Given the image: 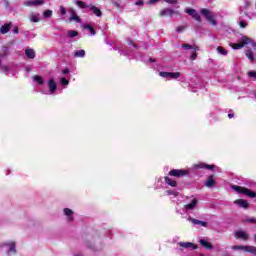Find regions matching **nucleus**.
Returning <instances> with one entry per match:
<instances>
[{"mask_svg": "<svg viewBox=\"0 0 256 256\" xmlns=\"http://www.w3.org/2000/svg\"><path fill=\"white\" fill-rule=\"evenodd\" d=\"M84 29H87V31H90V35H95V29H93V27H91V25L85 24Z\"/></svg>", "mask_w": 256, "mask_h": 256, "instance_id": "32", "label": "nucleus"}, {"mask_svg": "<svg viewBox=\"0 0 256 256\" xmlns=\"http://www.w3.org/2000/svg\"><path fill=\"white\" fill-rule=\"evenodd\" d=\"M61 84L62 85H69V80H66L65 78L61 79Z\"/></svg>", "mask_w": 256, "mask_h": 256, "instance_id": "42", "label": "nucleus"}, {"mask_svg": "<svg viewBox=\"0 0 256 256\" xmlns=\"http://www.w3.org/2000/svg\"><path fill=\"white\" fill-rule=\"evenodd\" d=\"M229 45L232 47V49H243L245 45H251L253 49L256 50V42H253L251 38L247 36H242L238 43H230Z\"/></svg>", "mask_w": 256, "mask_h": 256, "instance_id": "1", "label": "nucleus"}, {"mask_svg": "<svg viewBox=\"0 0 256 256\" xmlns=\"http://www.w3.org/2000/svg\"><path fill=\"white\" fill-rule=\"evenodd\" d=\"M187 220L190 221V223H192L193 225H201V227H207V222L197 220L191 216H189Z\"/></svg>", "mask_w": 256, "mask_h": 256, "instance_id": "15", "label": "nucleus"}, {"mask_svg": "<svg viewBox=\"0 0 256 256\" xmlns=\"http://www.w3.org/2000/svg\"><path fill=\"white\" fill-rule=\"evenodd\" d=\"M33 81L38 83V85H43L45 83V81H43V77L39 75L34 76Z\"/></svg>", "mask_w": 256, "mask_h": 256, "instance_id": "28", "label": "nucleus"}, {"mask_svg": "<svg viewBox=\"0 0 256 256\" xmlns=\"http://www.w3.org/2000/svg\"><path fill=\"white\" fill-rule=\"evenodd\" d=\"M233 251H245L246 253H256L255 246H243V245H235L232 246Z\"/></svg>", "mask_w": 256, "mask_h": 256, "instance_id": "6", "label": "nucleus"}, {"mask_svg": "<svg viewBox=\"0 0 256 256\" xmlns=\"http://www.w3.org/2000/svg\"><path fill=\"white\" fill-rule=\"evenodd\" d=\"M25 55L28 59H35V50L33 48L26 47Z\"/></svg>", "mask_w": 256, "mask_h": 256, "instance_id": "20", "label": "nucleus"}, {"mask_svg": "<svg viewBox=\"0 0 256 256\" xmlns=\"http://www.w3.org/2000/svg\"><path fill=\"white\" fill-rule=\"evenodd\" d=\"M235 205H238V207H242V209H247L249 207V202L243 199H238L234 201Z\"/></svg>", "mask_w": 256, "mask_h": 256, "instance_id": "19", "label": "nucleus"}, {"mask_svg": "<svg viewBox=\"0 0 256 256\" xmlns=\"http://www.w3.org/2000/svg\"><path fill=\"white\" fill-rule=\"evenodd\" d=\"M167 195H174V197H178L179 196V192L175 191V190H168L166 191Z\"/></svg>", "mask_w": 256, "mask_h": 256, "instance_id": "36", "label": "nucleus"}, {"mask_svg": "<svg viewBox=\"0 0 256 256\" xmlns=\"http://www.w3.org/2000/svg\"><path fill=\"white\" fill-rule=\"evenodd\" d=\"M64 215H66L68 221H73V212L71 209L65 208Z\"/></svg>", "mask_w": 256, "mask_h": 256, "instance_id": "25", "label": "nucleus"}, {"mask_svg": "<svg viewBox=\"0 0 256 256\" xmlns=\"http://www.w3.org/2000/svg\"><path fill=\"white\" fill-rule=\"evenodd\" d=\"M44 0H27L24 2L26 7H39V5H44Z\"/></svg>", "mask_w": 256, "mask_h": 256, "instance_id": "11", "label": "nucleus"}, {"mask_svg": "<svg viewBox=\"0 0 256 256\" xmlns=\"http://www.w3.org/2000/svg\"><path fill=\"white\" fill-rule=\"evenodd\" d=\"M234 116V114H228L229 119H233Z\"/></svg>", "mask_w": 256, "mask_h": 256, "instance_id": "45", "label": "nucleus"}, {"mask_svg": "<svg viewBox=\"0 0 256 256\" xmlns=\"http://www.w3.org/2000/svg\"><path fill=\"white\" fill-rule=\"evenodd\" d=\"M185 203H186L184 205L185 211H193V210L197 209L199 200H197V198L191 196V197L186 198Z\"/></svg>", "mask_w": 256, "mask_h": 256, "instance_id": "4", "label": "nucleus"}, {"mask_svg": "<svg viewBox=\"0 0 256 256\" xmlns=\"http://www.w3.org/2000/svg\"><path fill=\"white\" fill-rule=\"evenodd\" d=\"M159 75L164 79H179L181 77L180 72H159Z\"/></svg>", "mask_w": 256, "mask_h": 256, "instance_id": "8", "label": "nucleus"}, {"mask_svg": "<svg viewBox=\"0 0 256 256\" xmlns=\"http://www.w3.org/2000/svg\"><path fill=\"white\" fill-rule=\"evenodd\" d=\"M135 5H137L138 7H143L144 2H143V0H138L135 2Z\"/></svg>", "mask_w": 256, "mask_h": 256, "instance_id": "41", "label": "nucleus"}, {"mask_svg": "<svg viewBox=\"0 0 256 256\" xmlns=\"http://www.w3.org/2000/svg\"><path fill=\"white\" fill-rule=\"evenodd\" d=\"M179 247H183L184 249H197V245L191 242H179Z\"/></svg>", "mask_w": 256, "mask_h": 256, "instance_id": "17", "label": "nucleus"}, {"mask_svg": "<svg viewBox=\"0 0 256 256\" xmlns=\"http://www.w3.org/2000/svg\"><path fill=\"white\" fill-rule=\"evenodd\" d=\"M169 175H171V177H185V175H189V171L174 169L169 172Z\"/></svg>", "mask_w": 256, "mask_h": 256, "instance_id": "10", "label": "nucleus"}, {"mask_svg": "<svg viewBox=\"0 0 256 256\" xmlns=\"http://www.w3.org/2000/svg\"><path fill=\"white\" fill-rule=\"evenodd\" d=\"M201 15H203V17H205V19H207V21H209V23H211V25H217V21H215V16L213 15V13L207 9H202L200 10Z\"/></svg>", "mask_w": 256, "mask_h": 256, "instance_id": "5", "label": "nucleus"}, {"mask_svg": "<svg viewBox=\"0 0 256 256\" xmlns=\"http://www.w3.org/2000/svg\"><path fill=\"white\" fill-rule=\"evenodd\" d=\"M4 249L7 252L8 256H12L17 253V250L15 249V242H9V243L5 244Z\"/></svg>", "mask_w": 256, "mask_h": 256, "instance_id": "9", "label": "nucleus"}, {"mask_svg": "<svg viewBox=\"0 0 256 256\" xmlns=\"http://www.w3.org/2000/svg\"><path fill=\"white\" fill-rule=\"evenodd\" d=\"M48 88L50 95H53L55 91H57V84L55 83V80L51 79L48 81Z\"/></svg>", "mask_w": 256, "mask_h": 256, "instance_id": "16", "label": "nucleus"}, {"mask_svg": "<svg viewBox=\"0 0 256 256\" xmlns=\"http://www.w3.org/2000/svg\"><path fill=\"white\" fill-rule=\"evenodd\" d=\"M185 13H187L188 15H191L193 19H196L197 21H201V16L199 15V13H197V10L192 8H187L185 10Z\"/></svg>", "mask_w": 256, "mask_h": 256, "instance_id": "13", "label": "nucleus"}, {"mask_svg": "<svg viewBox=\"0 0 256 256\" xmlns=\"http://www.w3.org/2000/svg\"><path fill=\"white\" fill-rule=\"evenodd\" d=\"M26 71H27V73H29L31 71V68L27 67Z\"/></svg>", "mask_w": 256, "mask_h": 256, "instance_id": "48", "label": "nucleus"}, {"mask_svg": "<svg viewBox=\"0 0 256 256\" xmlns=\"http://www.w3.org/2000/svg\"><path fill=\"white\" fill-rule=\"evenodd\" d=\"M134 45V47H137V44H133Z\"/></svg>", "mask_w": 256, "mask_h": 256, "instance_id": "50", "label": "nucleus"}, {"mask_svg": "<svg viewBox=\"0 0 256 256\" xmlns=\"http://www.w3.org/2000/svg\"><path fill=\"white\" fill-rule=\"evenodd\" d=\"M246 221L248 223H256V218H248Z\"/></svg>", "mask_w": 256, "mask_h": 256, "instance_id": "43", "label": "nucleus"}, {"mask_svg": "<svg viewBox=\"0 0 256 256\" xmlns=\"http://www.w3.org/2000/svg\"><path fill=\"white\" fill-rule=\"evenodd\" d=\"M70 21H75V23H81V18L76 14L74 17H70Z\"/></svg>", "mask_w": 256, "mask_h": 256, "instance_id": "37", "label": "nucleus"}, {"mask_svg": "<svg viewBox=\"0 0 256 256\" xmlns=\"http://www.w3.org/2000/svg\"><path fill=\"white\" fill-rule=\"evenodd\" d=\"M150 61H152V63H154V62H155V60H153V59H150Z\"/></svg>", "mask_w": 256, "mask_h": 256, "instance_id": "49", "label": "nucleus"}, {"mask_svg": "<svg viewBox=\"0 0 256 256\" xmlns=\"http://www.w3.org/2000/svg\"><path fill=\"white\" fill-rule=\"evenodd\" d=\"M14 33L17 35L19 33V29L18 28L14 29Z\"/></svg>", "mask_w": 256, "mask_h": 256, "instance_id": "46", "label": "nucleus"}, {"mask_svg": "<svg viewBox=\"0 0 256 256\" xmlns=\"http://www.w3.org/2000/svg\"><path fill=\"white\" fill-rule=\"evenodd\" d=\"M215 185V180L213 179V175H211L205 182V187H213Z\"/></svg>", "mask_w": 256, "mask_h": 256, "instance_id": "26", "label": "nucleus"}, {"mask_svg": "<svg viewBox=\"0 0 256 256\" xmlns=\"http://www.w3.org/2000/svg\"><path fill=\"white\" fill-rule=\"evenodd\" d=\"M199 243L201 247H204V249H208L209 251L213 249V244H211V242L207 241L206 239H200Z\"/></svg>", "mask_w": 256, "mask_h": 256, "instance_id": "18", "label": "nucleus"}, {"mask_svg": "<svg viewBox=\"0 0 256 256\" xmlns=\"http://www.w3.org/2000/svg\"><path fill=\"white\" fill-rule=\"evenodd\" d=\"M9 31H11V23L4 24L0 28V33H2V35H5L6 33H9Z\"/></svg>", "mask_w": 256, "mask_h": 256, "instance_id": "22", "label": "nucleus"}, {"mask_svg": "<svg viewBox=\"0 0 256 256\" xmlns=\"http://www.w3.org/2000/svg\"><path fill=\"white\" fill-rule=\"evenodd\" d=\"M74 256H83V254H81V253H76V254H74Z\"/></svg>", "mask_w": 256, "mask_h": 256, "instance_id": "47", "label": "nucleus"}, {"mask_svg": "<svg viewBox=\"0 0 256 256\" xmlns=\"http://www.w3.org/2000/svg\"><path fill=\"white\" fill-rule=\"evenodd\" d=\"M67 73H69V69L66 68V69L63 70V74L67 75Z\"/></svg>", "mask_w": 256, "mask_h": 256, "instance_id": "44", "label": "nucleus"}, {"mask_svg": "<svg viewBox=\"0 0 256 256\" xmlns=\"http://www.w3.org/2000/svg\"><path fill=\"white\" fill-rule=\"evenodd\" d=\"M182 48L186 50H191V53H192L190 56L191 61H195V59H197V51H199V47L189 45V44H183Z\"/></svg>", "mask_w": 256, "mask_h": 256, "instance_id": "7", "label": "nucleus"}, {"mask_svg": "<svg viewBox=\"0 0 256 256\" xmlns=\"http://www.w3.org/2000/svg\"><path fill=\"white\" fill-rule=\"evenodd\" d=\"M245 55H246L247 59H249V61H251V63H253V61H255V54H253V50H246Z\"/></svg>", "mask_w": 256, "mask_h": 256, "instance_id": "23", "label": "nucleus"}, {"mask_svg": "<svg viewBox=\"0 0 256 256\" xmlns=\"http://www.w3.org/2000/svg\"><path fill=\"white\" fill-rule=\"evenodd\" d=\"M68 12L70 13V17H74V16H76L77 15V12H75V9H73V8H69L68 9Z\"/></svg>", "mask_w": 256, "mask_h": 256, "instance_id": "38", "label": "nucleus"}, {"mask_svg": "<svg viewBox=\"0 0 256 256\" xmlns=\"http://www.w3.org/2000/svg\"><path fill=\"white\" fill-rule=\"evenodd\" d=\"M196 169H215V165L201 163V164L196 165Z\"/></svg>", "mask_w": 256, "mask_h": 256, "instance_id": "24", "label": "nucleus"}, {"mask_svg": "<svg viewBox=\"0 0 256 256\" xmlns=\"http://www.w3.org/2000/svg\"><path fill=\"white\" fill-rule=\"evenodd\" d=\"M239 25L241 27V29H245V27H247V22L241 18H239Z\"/></svg>", "mask_w": 256, "mask_h": 256, "instance_id": "35", "label": "nucleus"}, {"mask_svg": "<svg viewBox=\"0 0 256 256\" xmlns=\"http://www.w3.org/2000/svg\"><path fill=\"white\" fill-rule=\"evenodd\" d=\"M177 33H183V31H185V26H180L178 28H176Z\"/></svg>", "mask_w": 256, "mask_h": 256, "instance_id": "40", "label": "nucleus"}, {"mask_svg": "<svg viewBox=\"0 0 256 256\" xmlns=\"http://www.w3.org/2000/svg\"><path fill=\"white\" fill-rule=\"evenodd\" d=\"M248 77H252V79H256V71H249Z\"/></svg>", "mask_w": 256, "mask_h": 256, "instance_id": "39", "label": "nucleus"}, {"mask_svg": "<svg viewBox=\"0 0 256 256\" xmlns=\"http://www.w3.org/2000/svg\"><path fill=\"white\" fill-rule=\"evenodd\" d=\"M41 15L39 13H32L30 15V21L32 23H39L41 21Z\"/></svg>", "mask_w": 256, "mask_h": 256, "instance_id": "21", "label": "nucleus"}, {"mask_svg": "<svg viewBox=\"0 0 256 256\" xmlns=\"http://www.w3.org/2000/svg\"><path fill=\"white\" fill-rule=\"evenodd\" d=\"M77 35H79V32H77L75 30H69L67 32V36L70 37V38L77 37Z\"/></svg>", "mask_w": 256, "mask_h": 256, "instance_id": "31", "label": "nucleus"}, {"mask_svg": "<svg viewBox=\"0 0 256 256\" xmlns=\"http://www.w3.org/2000/svg\"><path fill=\"white\" fill-rule=\"evenodd\" d=\"M231 189L233 191H236V193H241L242 195H247V197H250L251 199H255L256 193L251 191V189L243 188L241 186L232 185Z\"/></svg>", "mask_w": 256, "mask_h": 256, "instance_id": "3", "label": "nucleus"}, {"mask_svg": "<svg viewBox=\"0 0 256 256\" xmlns=\"http://www.w3.org/2000/svg\"><path fill=\"white\" fill-rule=\"evenodd\" d=\"M52 15H53V11H51V10H46L43 12V17L45 19H49V17H51Z\"/></svg>", "mask_w": 256, "mask_h": 256, "instance_id": "34", "label": "nucleus"}, {"mask_svg": "<svg viewBox=\"0 0 256 256\" xmlns=\"http://www.w3.org/2000/svg\"><path fill=\"white\" fill-rule=\"evenodd\" d=\"M177 14L178 12H175L173 9L171 8H165L163 10L160 11V17H173V14Z\"/></svg>", "mask_w": 256, "mask_h": 256, "instance_id": "14", "label": "nucleus"}, {"mask_svg": "<svg viewBox=\"0 0 256 256\" xmlns=\"http://www.w3.org/2000/svg\"><path fill=\"white\" fill-rule=\"evenodd\" d=\"M59 13H60L61 17H65V15H67V9H65L64 6H60Z\"/></svg>", "mask_w": 256, "mask_h": 256, "instance_id": "33", "label": "nucleus"}, {"mask_svg": "<svg viewBox=\"0 0 256 256\" xmlns=\"http://www.w3.org/2000/svg\"><path fill=\"white\" fill-rule=\"evenodd\" d=\"M74 57H80V58L85 57V50H78L74 52Z\"/></svg>", "mask_w": 256, "mask_h": 256, "instance_id": "30", "label": "nucleus"}, {"mask_svg": "<svg viewBox=\"0 0 256 256\" xmlns=\"http://www.w3.org/2000/svg\"><path fill=\"white\" fill-rule=\"evenodd\" d=\"M165 182L167 183V185H170V187H176L177 186V181L169 178V177H166L165 178Z\"/></svg>", "mask_w": 256, "mask_h": 256, "instance_id": "27", "label": "nucleus"}, {"mask_svg": "<svg viewBox=\"0 0 256 256\" xmlns=\"http://www.w3.org/2000/svg\"><path fill=\"white\" fill-rule=\"evenodd\" d=\"M75 5H77V7H79L80 9H87L89 8L90 11H92V13L94 15H96V17H101L103 15V13L101 12V10L99 8H97L96 6L93 5H87L85 2L81 1V0H76L74 1Z\"/></svg>", "mask_w": 256, "mask_h": 256, "instance_id": "2", "label": "nucleus"}, {"mask_svg": "<svg viewBox=\"0 0 256 256\" xmlns=\"http://www.w3.org/2000/svg\"><path fill=\"white\" fill-rule=\"evenodd\" d=\"M236 239H242V241H247L249 239V234L243 230H237L234 234Z\"/></svg>", "mask_w": 256, "mask_h": 256, "instance_id": "12", "label": "nucleus"}, {"mask_svg": "<svg viewBox=\"0 0 256 256\" xmlns=\"http://www.w3.org/2000/svg\"><path fill=\"white\" fill-rule=\"evenodd\" d=\"M217 52L219 53V55H223L224 57H226V55H228L229 52H227V50L221 46H219L217 48Z\"/></svg>", "mask_w": 256, "mask_h": 256, "instance_id": "29", "label": "nucleus"}]
</instances>
